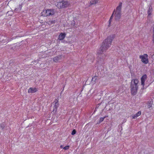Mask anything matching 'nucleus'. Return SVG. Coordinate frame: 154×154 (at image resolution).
Segmentation results:
<instances>
[{"label":"nucleus","mask_w":154,"mask_h":154,"mask_svg":"<svg viewBox=\"0 0 154 154\" xmlns=\"http://www.w3.org/2000/svg\"><path fill=\"white\" fill-rule=\"evenodd\" d=\"M66 35V33L61 32L58 37V39L59 40H63L65 38Z\"/></svg>","instance_id":"9d476101"},{"label":"nucleus","mask_w":154,"mask_h":154,"mask_svg":"<svg viewBox=\"0 0 154 154\" xmlns=\"http://www.w3.org/2000/svg\"><path fill=\"white\" fill-rule=\"evenodd\" d=\"M97 76H94L93 77H92V80L94 81V82H96L97 79Z\"/></svg>","instance_id":"412c9836"},{"label":"nucleus","mask_w":154,"mask_h":154,"mask_svg":"<svg viewBox=\"0 0 154 154\" xmlns=\"http://www.w3.org/2000/svg\"><path fill=\"white\" fill-rule=\"evenodd\" d=\"M115 12V10L113 11L112 15L110 17V18L109 20V25L110 24V23H111V20H112V19L113 18V14H114V12Z\"/></svg>","instance_id":"6ab92c4d"},{"label":"nucleus","mask_w":154,"mask_h":154,"mask_svg":"<svg viewBox=\"0 0 154 154\" xmlns=\"http://www.w3.org/2000/svg\"><path fill=\"white\" fill-rule=\"evenodd\" d=\"M69 146H65L63 148V149L65 150H67L69 148Z\"/></svg>","instance_id":"b1692460"},{"label":"nucleus","mask_w":154,"mask_h":154,"mask_svg":"<svg viewBox=\"0 0 154 154\" xmlns=\"http://www.w3.org/2000/svg\"><path fill=\"white\" fill-rule=\"evenodd\" d=\"M152 29H153V33L152 41L153 42H154V24L153 25V28Z\"/></svg>","instance_id":"a878e982"},{"label":"nucleus","mask_w":154,"mask_h":154,"mask_svg":"<svg viewBox=\"0 0 154 154\" xmlns=\"http://www.w3.org/2000/svg\"><path fill=\"white\" fill-rule=\"evenodd\" d=\"M141 114V112L140 111H139L136 114V116L138 117L140 116Z\"/></svg>","instance_id":"5701e85b"},{"label":"nucleus","mask_w":154,"mask_h":154,"mask_svg":"<svg viewBox=\"0 0 154 154\" xmlns=\"http://www.w3.org/2000/svg\"><path fill=\"white\" fill-rule=\"evenodd\" d=\"M57 6L59 9L63 8L62 1L61 2H58L57 5Z\"/></svg>","instance_id":"4468645a"},{"label":"nucleus","mask_w":154,"mask_h":154,"mask_svg":"<svg viewBox=\"0 0 154 154\" xmlns=\"http://www.w3.org/2000/svg\"><path fill=\"white\" fill-rule=\"evenodd\" d=\"M60 148H63V146L62 145H61L60 146Z\"/></svg>","instance_id":"7c9ffc66"},{"label":"nucleus","mask_w":154,"mask_h":154,"mask_svg":"<svg viewBox=\"0 0 154 154\" xmlns=\"http://www.w3.org/2000/svg\"><path fill=\"white\" fill-rule=\"evenodd\" d=\"M147 78V75L146 74L143 75L141 78V84L143 86L145 85V82Z\"/></svg>","instance_id":"0eeeda50"},{"label":"nucleus","mask_w":154,"mask_h":154,"mask_svg":"<svg viewBox=\"0 0 154 154\" xmlns=\"http://www.w3.org/2000/svg\"><path fill=\"white\" fill-rule=\"evenodd\" d=\"M13 60H11L10 61V62H9V65L11 66L12 65L11 64L12 63H13Z\"/></svg>","instance_id":"c85d7f7f"},{"label":"nucleus","mask_w":154,"mask_h":154,"mask_svg":"<svg viewBox=\"0 0 154 154\" xmlns=\"http://www.w3.org/2000/svg\"><path fill=\"white\" fill-rule=\"evenodd\" d=\"M62 40L61 42H62L63 43H67V42L65 41L64 40Z\"/></svg>","instance_id":"c756f323"},{"label":"nucleus","mask_w":154,"mask_h":154,"mask_svg":"<svg viewBox=\"0 0 154 154\" xmlns=\"http://www.w3.org/2000/svg\"><path fill=\"white\" fill-rule=\"evenodd\" d=\"M140 58L141 59V60L143 63L146 64L148 63V55L147 54H145L143 55H140Z\"/></svg>","instance_id":"39448f33"},{"label":"nucleus","mask_w":154,"mask_h":154,"mask_svg":"<svg viewBox=\"0 0 154 154\" xmlns=\"http://www.w3.org/2000/svg\"><path fill=\"white\" fill-rule=\"evenodd\" d=\"M37 90L36 88H30L28 90L29 93H33L36 92Z\"/></svg>","instance_id":"f8f14e48"},{"label":"nucleus","mask_w":154,"mask_h":154,"mask_svg":"<svg viewBox=\"0 0 154 154\" xmlns=\"http://www.w3.org/2000/svg\"><path fill=\"white\" fill-rule=\"evenodd\" d=\"M12 13V12L11 11H8L7 13V14H8V15H10L11 16L12 15V14H10V13Z\"/></svg>","instance_id":"cd10ccee"},{"label":"nucleus","mask_w":154,"mask_h":154,"mask_svg":"<svg viewBox=\"0 0 154 154\" xmlns=\"http://www.w3.org/2000/svg\"><path fill=\"white\" fill-rule=\"evenodd\" d=\"M152 7L151 6H149L147 12L148 16H149L151 14V13L152 12Z\"/></svg>","instance_id":"2eb2a0df"},{"label":"nucleus","mask_w":154,"mask_h":154,"mask_svg":"<svg viewBox=\"0 0 154 154\" xmlns=\"http://www.w3.org/2000/svg\"><path fill=\"white\" fill-rule=\"evenodd\" d=\"M142 89H144V86H143V88Z\"/></svg>","instance_id":"473e14b6"},{"label":"nucleus","mask_w":154,"mask_h":154,"mask_svg":"<svg viewBox=\"0 0 154 154\" xmlns=\"http://www.w3.org/2000/svg\"><path fill=\"white\" fill-rule=\"evenodd\" d=\"M62 57V55H58L55 57L53 59L54 61L56 63L59 62L61 60Z\"/></svg>","instance_id":"423d86ee"},{"label":"nucleus","mask_w":154,"mask_h":154,"mask_svg":"<svg viewBox=\"0 0 154 154\" xmlns=\"http://www.w3.org/2000/svg\"><path fill=\"white\" fill-rule=\"evenodd\" d=\"M56 22V21L55 20H50L48 22V23L50 25H52V24H54Z\"/></svg>","instance_id":"f3484780"},{"label":"nucleus","mask_w":154,"mask_h":154,"mask_svg":"<svg viewBox=\"0 0 154 154\" xmlns=\"http://www.w3.org/2000/svg\"><path fill=\"white\" fill-rule=\"evenodd\" d=\"M115 19L116 20H119L121 16V12L115 11Z\"/></svg>","instance_id":"6e6552de"},{"label":"nucleus","mask_w":154,"mask_h":154,"mask_svg":"<svg viewBox=\"0 0 154 154\" xmlns=\"http://www.w3.org/2000/svg\"><path fill=\"white\" fill-rule=\"evenodd\" d=\"M0 127L2 129H3L5 127V124H2L0 125Z\"/></svg>","instance_id":"393cba45"},{"label":"nucleus","mask_w":154,"mask_h":154,"mask_svg":"<svg viewBox=\"0 0 154 154\" xmlns=\"http://www.w3.org/2000/svg\"><path fill=\"white\" fill-rule=\"evenodd\" d=\"M107 117V116H104V117L101 118L99 121V123H101V122H103L104 120V119Z\"/></svg>","instance_id":"aec40b11"},{"label":"nucleus","mask_w":154,"mask_h":154,"mask_svg":"<svg viewBox=\"0 0 154 154\" xmlns=\"http://www.w3.org/2000/svg\"><path fill=\"white\" fill-rule=\"evenodd\" d=\"M63 8H67L69 5V2L66 1L62 0Z\"/></svg>","instance_id":"1a4fd4ad"},{"label":"nucleus","mask_w":154,"mask_h":154,"mask_svg":"<svg viewBox=\"0 0 154 154\" xmlns=\"http://www.w3.org/2000/svg\"><path fill=\"white\" fill-rule=\"evenodd\" d=\"M76 131L75 129H73L71 133V134L72 135H74L76 134Z\"/></svg>","instance_id":"4be33fe9"},{"label":"nucleus","mask_w":154,"mask_h":154,"mask_svg":"<svg viewBox=\"0 0 154 154\" xmlns=\"http://www.w3.org/2000/svg\"><path fill=\"white\" fill-rule=\"evenodd\" d=\"M22 7V4L20 5L18 7L15 8L14 10L16 12H20V11L21 10Z\"/></svg>","instance_id":"ddd939ff"},{"label":"nucleus","mask_w":154,"mask_h":154,"mask_svg":"<svg viewBox=\"0 0 154 154\" xmlns=\"http://www.w3.org/2000/svg\"><path fill=\"white\" fill-rule=\"evenodd\" d=\"M122 2H120L119 4V5L118 6H117L116 8V11L117 12H121V9H122Z\"/></svg>","instance_id":"9b49d317"},{"label":"nucleus","mask_w":154,"mask_h":154,"mask_svg":"<svg viewBox=\"0 0 154 154\" xmlns=\"http://www.w3.org/2000/svg\"><path fill=\"white\" fill-rule=\"evenodd\" d=\"M55 13L54 9H48L47 10H44L42 12V15L44 17L52 16Z\"/></svg>","instance_id":"7ed1b4c3"},{"label":"nucleus","mask_w":154,"mask_h":154,"mask_svg":"<svg viewBox=\"0 0 154 154\" xmlns=\"http://www.w3.org/2000/svg\"><path fill=\"white\" fill-rule=\"evenodd\" d=\"M148 107V108H150L152 106V101L149 100L147 102Z\"/></svg>","instance_id":"a211bd4d"},{"label":"nucleus","mask_w":154,"mask_h":154,"mask_svg":"<svg viewBox=\"0 0 154 154\" xmlns=\"http://www.w3.org/2000/svg\"><path fill=\"white\" fill-rule=\"evenodd\" d=\"M97 2V1L96 0H93L91 1L89 3V5H95Z\"/></svg>","instance_id":"dca6fc26"},{"label":"nucleus","mask_w":154,"mask_h":154,"mask_svg":"<svg viewBox=\"0 0 154 154\" xmlns=\"http://www.w3.org/2000/svg\"><path fill=\"white\" fill-rule=\"evenodd\" d=\"M136 114L135 115H133L132 116V118L133 119H135L136 118H137V117L136 116Z\"/></svg>","instance_id":"bb28decb"},{"label":"nucleus","mask_w":154,"mask_h":154,"mask_svg":"<svg viewBox=\"0 0 154 154\" xmlns=\"http://www.w3.org/2000/svg\"><path fill=\"white\" fill-rule=\"evenodd\" d=\"M54 109L51 112L52 114H56L57 112V108L59 106V104L58 103V98L57 99L56 98L55 99L54 101Z\"/></svg>","instance_id":"20e7f679"},{"label":"nucleus","mask_w":154,"mask_h":154,"mask_svg":"<svg viewBox=\"0 0 154 154\" xmlns=\"http://www.w3.org/2000/svg\"><path fill=\"white\" fill-rule=\"evenodd\" d=\"M100 123H99V122H98L97 123V124H100Z\"/></svg>","instance_id":"2f4dec72"},{"label":"nucleus","mask_w":154,"mask_h":154,"mask_svg":"<svg viewBox=\"0 0 154 154\" xmlns=\"http://www.w3.org/2000/svg\"><path fill=\"white\" fill-rule=\"evenodd\" d=\"M139 82V81L137 79L131 80L130 86L131 93L133 95H135L137 92Z\"/></svg>","instance_id":"f03ea898"},{"label":"nucleus","mask_w":154,"mask_h":154,"mask_svg":"<svg viewBox=\"0 0 154 154\" xmlns=\"http://www.w3.org/2000/svg\"><path fill=\"white\" fill-rule=\"evenodd\" d=\"M115 37V35H112L108 36L103 42L102 45L97 51L98 59L97 62L100 64L102 65L104 63V60L106 57L105 55H102L103 52L106 51L110 47L112 41Z\"/></svg>","instance_id":"f257e3e1"}]
</instances>
